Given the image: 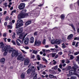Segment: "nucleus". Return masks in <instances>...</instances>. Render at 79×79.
<instances>
[{
  "mask_svg": "<svg viewBox=\"0 0 79 79\" xmlns=\"http://www.w3.org/2000/svg\"><path fill=\"white\" fill-rule=\"evenodd\" d=\"M13 50V48H11L10 46V45H6L5 47L3 48H2V51H4L5 52L4 53V55L6 56L7 54V53L8 52L9 53H11L12 52V51Z\"/></svg>",
  "mask_w": 79,
  "mask_h": 79,
  "instance_id": "obj_1",
  "label": "nucleus"
},
{
  "mask_svg": "<svg viewBox=\"0 0 79 79\" xmlns=\"http://www.w3.org/2000/svg\"><path fill=\"white\" fill-rule=\"evenodd\" d=\"M31 68H29L27 70V73L29 74L31 73V72H32L31 75L32 76H34L35 75V69H34V66H31Z\"/></svg>",
  "mask_w": 79,
  "mask_h": 79,
  "instance_id": "obj_2",
  "label": "nucleus"
},
{
  "mask_svg": "<svg viewBox=\"0 0 79 79\" xmlns=\"http://www.w3.org/2000/svg\"><path fill=\"white\" fill-rule=\"evenodd\" d=\"M17 23L15 24V29H18L23 25V21L22 20L19 19L17 21Z\"/></svg>",
  "mask_w": 79,
  "mask_h": 79,
  "instance_id": "obj_3",
  "label": "nucleus"
},
{
  "mask_svg": "<svg viewBox=\"0 0 79 79\" xmlns=\"http://www.w3.org/2000/svg\"><path fill=\"white\" fill-rule=\"evenodd\" d=\"M12 52L11 54V56L12 57H14V56H18L19 55L18 53V51H16L15 49L13 50L12 51Z\"/></svg>",
  "mask_w": 79,
  "mask_h": 79,
  "instance_id": "obj_4",
  "label": "nucleus"
},
{
  "mask_svg": "<svg viewBox=\"0 0 79 79\" xmlns=\"http://www.w3.org/2000/svg\"><path fill=\"white\" fill-rule=\"evenodd\" d=\"M27 35V33H23L22 34L20 35L19 36V38L20 39H23V41H24V39L25 38L26 36Z\"/></svg>",
  "mask_w": 79,
  "mask_h": 79,
  "instance_id": "obj_5",
  "label": "nucleus"
},
{
  "mask_svg": "<svg viewBox=\"0 0 79 79\" xmlns=\"http://www.w3.org/2000/svg\"><path fill=\"white\" fill-rule=\"evenodd\" d=\"M76 69L73 67L72 69V70L69 71V74H70V75H73V74L76 75V74L77 73H75V72H76Z\"/></svg>",
  "mask_w": 79,
  "mask_h": 79,
  "instance_id": "obj_6",
  "label": "nucleus"
},
{
  "mask_svg": "<svg viewBox=\"0 0 79 79\" xmlns=\"http://www.w3.org/2000/svg\"><path fill=\"white\" fill-rule=\"evenodd\" d=\"M16 32L17 33V35H19L20 34L23 32V28L21 27L16 30Z\"/></svg>",
  "mask_w": 79,
  "mask_h": 79,
  "instance_id": "obj_7",
  "label": "nucleus"
},
{
  "mask_svg": "<svg viewBox=\"0 0 79 79\" xmlns=\"http://www.w3.org/2000/svg\"><path fill=\"white\" fill-rule=\"evenodd\" d=\"M25 3H21L18 6V8L20 10H23L24 8H25Z\"/></svg>",
  "mask_w": 79,
  "mask_h": 79,
  "instance_id": "obj_8",
  "label": "nucleus"
},
{
  "mask_svg": "<svg viewBox=\"0 0 79 79\" xmlns=\"http://www.w3.org/2000/svg\"><path fill=\"white\" fill-rule=\"evenodd\" d=\"M24 57H23V56L21 55H20L18 56L17 57V59L18 60H20V61H23L24 60Z\"/></svg>",
  "mask_w": 79,
  "mask_h": 79,
  "instance_id": "obj_9",
  "label": "nucleus"
},
{
  "mask_svg": "<svg viewBox=\"0 0 79 79\" xmlns=\"http://www.w3.org/2000/svg\"><path fill=\"white\" fill-rule=\"evenodd\" d=\"M30 62V60L28 58L24 60V64L25 65L27 66L29 64Z\"/></svg>",
  "mask_w": 79,
  "mask_h": 79,
  "instance_id": "obj_10",
  "label": "nucleus"
},
{
  "mask_svg": "<svg viewBox=\"0 0 79 79\" xmlns=\"http://www.w3.org/2000/svg\"><path fill=\"white\" fill-rule=\"evenodd\" d=\"M25 17V15L24 14L21 13L19 14L18 16V19H22L24 18Z\"/></svg>",
  "mask_w": 79,
  "mask_h": 79,
  "instance_id": "obj_11",
  "label": "nucleus"
},
{
  "mask_svg": "<svg viewBox=\"0 0 79 79\" xmlns=\"http://www.w3.org/2000/svg\"><path fill=\"white\" fill-rule=\"evenodd\" d=\"M62 42V40H55V44H56L57 45H59L61 42Z\"/></svg>",
  "mask_w": 79,
  "mask_h": 79,
  "instance_id": "obj_12",
  "label": "nucleus"
},
{
  "mask_svg": "<svg viewBox=\"0 0 79 79\" xmlns=\"http://www.w3.org/2000/svg\"><path fill=\"white\" fill-rule=\"evenodd\" d=\"M24 43L25 45H27L29 44V38H26L24 40Z\"/></svg>",
  "mask_w": 79,
  "mask_h": 79,
  "instance_id": "obj_13",
  "label": "nucleus"
},
{
  "mask_svg": "<svg viewBox=\"0 0 79 79\" xmlns=\"http://www.w3.org/2000/svg\"><path fill=\"white\" fill-rule=\"evenodd\" d=\"M35 44L37 46H39V45L41 44V42L39 40H38L36 42L35 41Z\"/></svg>",
  "mask_w": 79,
  "mask_h": 79,
  "instance_id": "obj_14",
  "label": "nucleus"
},
{
  "mask_svg": "<svg viewBox=\"0 0 79 79\" xmlns=\"http://www.w3.org/2000/svg\"><path fill=\"white\" fill-rule=\"evenodd\" d=\"M73 37V35L72 34H71L69 36H68L67 37V39L68 40H70V39H71Z\"/></svg>",
  "mask_w": 79,
  "mask_h": 79,
  "instance_id": "obj_15",
  "label": "nucleus"
},
{
  "mask_svg": "<svg viewBox=\"0 0 79 79\" xmlns=\"http://www.w3.org/2000/svg\"><path fill=\"white\" fill-rule=\"evenodd\" d=\"M5 58H2L0 59V62L2 63V64H4L5 63Z\"/></svg>",
  "mask_w": 79,
  "mask_h": 79,
  "instance_id": "obj_16",
  "label": "nucleus"
},
{
  "mask_svg": "<svg viewBox=\"0 0 79 79\" xmlns=\"http://www.w3.org/2000/svg\"><path fill=\"white\" fill-rule=\"evenodd\" d=\"M34 38L33 36H31L30 38V43H33L34 42Z\"/></svg>",
  "mask_w": 79,
  "mask_h": 79,
  "instance_id": "obj_17",
  "label": "nucleus"
},
{
  "mask_svg": "<svg viewBox=\"0 0 79 79\" xmlns=\"http://www.w3.org/2000/svg\"><path fill=\"white\" fill-rule=\"evenodd\" d=\"M56 55V53H52L50 54V56H52V58L55 57V55Z\"/></svg>",
  "mask_w": 79,
  "mask_h": 79,
  "instance_id": "obj_18",
  "label": "nucleus"
},
{
  "mask_svg": "<svg viewBox=\"0 0 79 79\" xmlns=\"http://www.w3.org/2000/svg\"><path fill=\"white\" fill-rule=\"evenodd\" d=\"M39 68L41 69L43 68V65H42V64H40L39 67H37V69H38V70L39 71L40 70Z\"/></svg>",
  "mask_w": 79,
  "mask_h": 79,
  "instance_id": "obj_19",
  "label": "nucleus"
},
{
  "mask_svg": "<svg viewBox=\"0 0 79 79\" xmlns=\"http://www.w3.org/2000/svg\"><path fill=\"white\" fill-rule=\"evenodd\" d=\"M49 77L51 78H54L55 79V78H56V77L54 76L52 74H50L49 75Z\"/></svg>",
  "mask_w": 79,
  "mask_h": 79,
  "instance_id": "obj_20",
  "label": "nucleus"
},
{
  "mask_svg": "<svg viewBox=\"0 0 79 79\" xmlns=\"http://www.w3.org/2000/svg\"><path fill=\"white\" fill-rule=\"evenodd\" d=\"M5 47L6 46H4V44H3V43L2 42H1L0 43V48H3V47Z\"/></svg>",
  "mask_w": 79,
  "mask_h": 79,
  "instance_id": "obj_21",
  "label": "nucleus"
},
{
  "mask_svg": "<svg viewBox=\"0 0 79 79\" xmlns=\"http://www.w3.org/2000/svg\"><path fill=\"white\" fill-rule=\"evenodd\" d=\"M31 23H32V21H28L25 23V25L26 26L29 25V24H30Z\"/></svg>",
  "mask_w": 79,
  "mask_h": 79,
  "instance_id": "obj_22",
  "label": "nucleus"
},
{
  "mask_svg": "<svg viewBox=\"0 0 79 79\" xmlns=\"http://www.w3.org/2000/svg\"><path fill=\"white\" fill-rule=\"evenodd\" d=\"M57 68H58V65H56L52 67V69L54 70H56V69H57Z\"/></svg>",
  "mask_w": 79,
  "mask_h": 79,
  "instance_id": "obj_23",
  "label": "nucleus"
},
{
  "mask_svg": "<svg viewBox=\"0 0 79 79\" xmlns=\"http://www.w3.org/2000/svg\"><path fill=\"white\" fill-rule=\"evenodd\" d=\"M70 26H71V27L73 28V29L74 31H76V29H75V27H74V25L72 24H71Z\"/></svg>",
  "mask_w": 79,
  "mask_h": 79,
  "instance_id": "obj_24",
  "label": "nucleus"
},
{
  "mask_svg": "<svg viewBox=\"0 0 79 79\" xmlns=\"http://www.w3.org/2000/svg\"><path fill=\"white\" fill-rule=\"evenodd\" d=\"M61 19L62 20H64V15H61Z\"/></svg>",
  "mask_w": 79,
  "mask_h": 79,
  "instance_id": "obj_25",
  "label": "nucleus"
},
{
  "mask_svg": "<svg viewBox=\"0 0 79 79\" xmlns=\"http://www.w3.org/2000/svg\"><path fill=\"white\" fill-rule=\"evenodd\" d=\"M25 77V75H24V74L23 73L21 75V78L22 79H24Z\"/></svg>",
  "mask_w": 79,
  "mask_h": 79,
  "instance_id": "obj_26",
  "label": "nucleus"
},
{
  "mask_svg": "<svg viewBox=\"0 0 79 79\" xmlns=\"http://www.w3.org/2000/svg\"><path fill=\"white\" fill-rule=\"evenodd\" d=\"M31 59H34V58H35V56L34 55L31 54Z\"/></svg>",
  "mask_w": 79,
  "mask_h": 79,
  "instance_id": "obj_27",
  "label": "nucleus"
},
{
  "mask_svg": "<svg viewBox=\"0 0 79 79\" xmlns=\"http://www.w3.org/2000/svg\"><path fill=\"white\" fill-rule=\"evenodd\" d=\"M51 44H55V41L54 40H51Z\"/></svg>",
  "mask_w": 79,
  "mask_h": 79,
  "instance_id": "obj_28",
  "label": "nucleus"
},
{
  "mask_svg": "<svg viewBox=\"0 0 79 79\" xmlns=\"http://www.w3.org/2000/svg\"><path fill=\"white\" fill-rule=\"evenodd\" d=\"M16 43L18 46H21V44L19 43L18 40H16Z\"/></svg>",
  "mask_w": 79,
  "mask_h": 79,
  "instance_id": "obj_29",
  "label": "nucleus"
},
{
  "mask_svg": "<svg viewBox=\"0 0 79 79\" xmlns=\"http://www.w3.org/2000/svg\"><path fill=\"white\" fill-rule=\"evenodd\" d=\"M53 62H53V64H54V65H55V64H56L57 63L56 61H55V60H53Z\"/></svg>",
  "mask_w": 79,
  "mask_h": 79,
  "instance_id": "obj_30",
  "label": "nucleus"
},
{
  "mask_svg": "<svg viewBox=\"0 0 79 79\" xmlns=\"http://www.w3.org/2000/svg\"><path fill=\"white\" fill-rule=\"evenodd\" d=\"M62 48H66V46L65 44H62Z\"/></svg>",
  "mask_w": 79,
  "mask_h": 79,
  "instance_id": "obj_31",
  "label": "nucleus"
},
{
  "mask_svg": "<svg viewBox=\"0 0 79 79\" xmlns=\"http://www.w3.org/2000/svg\"><path fill=\"white\" fill-rule=\"evenodd\" d=\"M42 59L43 60V61H45L46 63H48V61H47V60H46V59H45L44 57H43Z\"/></svg>",
  "mask_w": 79,
  "mask_h": 79,
  "instance_id": "obj_32",
  "label": "nucleus"
},
{
  "mask_svg": "<svg viewBox=\"0 0 79 79\" xmlns=\"http://www.w3.org/2000/svg\"><path fill=\"white\" fill-rule=\"evenodd\" d=\"M33 53H34V54H36V53H37V51L33 50Z\"/></svg>",
  "mask_w": 79,
  "mask_h": 79,
  "instance_id": "obj_33",
  "label": "nucleus"
},
{
  "mask_svg": "<svg viewBox=\"0 0 79 79\" xmlns=\"http://www.w3.org/2000/svg\"><path fill=\"white\" fill-rule=\"evenodd\" d=\"M7 27L10 29H11L13 27L12 25H7Z\"/></svg>",
  "mask_w": 79,
  "mask_h": 79,
  "instance_id": "obj_34",
  "label": "nucleus"
},
{
  "mask_svg": "<svg viewBox=\"0 0 79 79\" xmlns=\"http://www.w3.org/2000/svg\"><path fill=\"white\" fill-rule=\"evenodd\" d=\"M50 71H51V73L52 74H55V71L54 70H52L51 69L49 70Z\"/></svg>",
  "mask_w": 79,
  "mask_h": 79,
  "instance_id": "obj_35",
  "label": "nucleus"
},
{
  "mask_svg": "<svg viewBox=\"0 0 79 79\" xmlns=\"http://www.w3.org/2000/svg\"><path fill=\"white\" fill-rule=\"evenodd\" d=\"M16 35V34L15 33H13V35H12L13 39H15V36Z\"/></svg>",
  "mask_w": 79,
  "mask_h": 79,
  "instance_id": "obj_36",
  "label": "nucleus"
},
{
  "mask_svg": "<svg viewBox=\"0 0 79 79\" xmlns=\"http://www.w3.org/2000/svg\"><path fill=\"white\" fill-rule=\"evenodd\" d=\"M78 54H79V51H78L75 53H74V55H78Z\"/></svg>",
  "mask_w": 79,
  "mask_h": 79,
  "instance_id": "obj_37",
  "label": "nucleus"
},
{
  "mask_svg": "<svg viewBox=\"0 0 79 79\" xmlns=\"http://www.w3.org/2000/svg\"><path fill=\"white\" fill-rule=\"evenodd\" d=\"M8 19H9V17L7 16L5 17V21H8Z\"/></svg>",
  "mask_w": 79,
  "mask_h": 79,
  "instance_id": "obj_38",
  "label": "nucleus"
},
{
  "mask_svg": "<svg viewBox=\"0 0 79 79\" xmlns=\"http://www.w3.org/2000/svg\"><path fill=\"white\" fill-rule=\"evenodd\" d=\"M37 58L38 60H40V56H39V55H37Z\"/></svg>",
  "mask_w": 79,
  "mask_h": 79,
  "instance_id": "obj_39",
  "label": "nucleus"
},
{
  "mask_svg": "<svg viewBox=\"0 0 79 79\" xmlns=\"http://www.w3.org/2000/svg\"><path fill=\"white\" fill-rule=\"evenodd\" d=\"M74 40H79V37H75L74 38Z\"/></svg>",
  "mask_w": 79,
  "mask_h": 79,
  "instance_id": "obj_40",
  "label": "nucleus"
},
{
  "mask_svg": "<svg viewBox=\"0 0 79 79\" xmlns=\"http://www.w3.org/2000/svg\"><path fill=\"white\" fill-rule=\"evenodd\" d=\"M21 50L23 53H24V54H26V53H27V52H25V51H24L23 50Z\"/></svg>",
  "mask_w": 79,
  "mask_h": 79,
  "instance_id": "obj_41",
  "label": "nucleus"
},
{
  "mask_svg": "<svg viewBox=\"0 0 79 79\" xmlns=\"http://www.w3.org/2000/svg\"><path fill=\"white\" fill-rule=\"evenodd\" d=\"M58 54L59 55H61L63 54V52H58Z\"/></svg>",
  "mask_w": 79,
  "mask_h": 79,
  "instance_id": "obj_42",
  "label": "nucleus"
},
{
  "mask_svg": "<svg viewBox=\"0 0 79 79\" xmlns=\"http://www.w3.org/2000/svg\"><path fill=\"white\" fill-rule=\"evenodd\" d=\"M3 36L4 37H6V34L5 33L3 34Z\"/></svg>",
  "mask_w": 79,
  "mask_h": 79,
  "instance_id": "obj_43",
  "label": "nucleus"
},
{
  "mask_svg": "<svg viewBox=\"0 0 79 79\" xmlns=\"http://www.w3.org/2000/svg\"><path fill=\"white\" fill-rule=\"evenodd\" d=\"M79 44V42H77L76 45H75V47H78V44Z\"/></svg>",
  "mask_w": 79,
  "mask_h": 79,
  "instance_id": "obj_44",
  "label": "nucleus"
},
{
  "mask_svg": "<svg viewBox=\"0 0 79 79\" xmlns=\"http://www.w3.org/2000/svg\"><path fill=\"white\" fill-rule=\"evenodd\" d=\"M12 43H13V45H16V43L15 42V41L14 40H12Z\"/></svg>",
  "mask_w": 79,
  "mask_h": 79,
  "instance_id": "obj_45",
  "label": "nucleus"
},
{
  "mask_svg": "<svg viewBox=\"0 0 79 79\" xmlns=\"http://www.w3.org/2000/svg\"><path fill=\"white\" fill-rule=\"evenodd\" d=\"M70 56V59L71 60H73V59L74 58V56H73V55H71Z\"/></svg>",
  "mask_w": 79,
  "mask_h": 79,
  "instance_id": "obj_46",
  "label": "nucleus"
},
{
  "mask_svg": "<svg viewBox=\"0 0 79 79\" xmlns=\"http://www.w3.org/2000/svg\"><path fill=\"white\" fill-rule=\"evenodd\" d=\"M69 61L68 60H66L65 61V63H67V64L69 63Z\"/></svg>",
  "mask_w": 79,
  "mask_h": 79,
  "instance_id": "obj_47",
  "label": "nucleus"
},
{
  "mask_svg": "<svg viewBox=\"0 0 79 79\" xmlns=\"http://www.w3.org/2000/svg\"><path fill=\"white\" fill-rule=\"evenodd\" d=\"M37 74H36L35 75L34 78H33V79H37Z\"/></svg>",
  "mask_w": 79,
  "mask_h": 79,
  "instance_id": "obj_48",
  "label": "nucleus"
},
{
  "mask_svg": "<svg viewBox=\"0 0 79 79\" xmlns=\"http://www.w3.org/2000/svg\"><path fill=\"white\" fill-rule=\"evenodd\" d=\"M17 40V41L18 42H20L21 44V43H22V41H21V40H19V39H17V40Z\"/></svg>",
  "mask_w": 79,
  "mask_h": 79,
  "instance_id": "obj_49",
  "label": "nucleus"
},
{
  "mask_svg": "<svg viewBox=\"0 0 79 79\" xmlns=\"http://www.w3.org/2000/svg\"><path fill=\"white\" fill-rule=\"evenodd\" d=\"M46 41V40L45 39H44L43 40V43L44 44H45V42Z\"/></svg>",
  "mask_w": 79,
  "mask_h": 79,
  "instance_id": "obj_50",
  "label": "nucleus"
},
{
  "mask_svg": "<svg viewBox=\"0 0 79 79\" xmlns=\"http://www.w3.org/2000/svg\"><path fill=\"white\" fill-rule=\"evenodd\" d=\"M34 35H37V32H35V33L34 34Z\"/></svg>",
  "mask_w": 79,
  "mask_h": 79,
  "instance_id": "obj_51",
  "label": "nucleus"
},
{
  "mask_svg": "<svg viewBox=\"0 0 79 79\" xmlns=\"http://www.w3.org/2000/svg\"><path fill=\"white\" fill-rule=\"evenodd\" d=\"M4 6H5V7H6V6H7V3L6 2L4 3Z\"/></svg>",
  "mask_w": 79,
  "mask_h": 79,
  "instance_id": "obj_52",
  "label": "nucleus"
},
{
  "mask_svg": "<svg viewBox=\"0 0 79 79\" xmlns=\"http://www.w3.org/2000/svg\"><path fill=\"white\" fill-rule=\"evenodd\" d=\"M58 57V55H56L55 57V59H56Z\"/></svg>",
  "mask_w": 79,
  "mask_h": 79,
  "instance_id": "obj_53",
  "label": "nucleus"
},
{
  "mask_svg": "<svg viewBox=\"0 0 79 79\" xmlns=\"http://www.w3.org/2000/svg\"><path fill=\"white\" fill-rule=\"evenodd\" d=\"M59 67L60 68V69H62V65L61 64H60Z\"/></svg>",
  "mask_w": 79,
  "mask_h": 79,
  "instance_id": "obj_54",
  "label": "nucleus"
},
{
  "mask_svg": "<svg viewBox=\"0 0 79 79\" xmlns=\"http://www.w3.org/2000/svg\"><path fill=\"white\" fill-rule=\"evenodd\" d=\"M75 44H76V42H73V44H72V45H75Z\"/></svg>",
  "mask_w": 79,
  "mask_h": 79,
  "instance_id": "obj_55",
  "label": "nucleus"
},
{
  "mask_svg": "<svg viewBox=\"0 0 79 79\" xmlns=\"http://www.w3.org/2000/svg\"><path fill=\"white\" fill-rule=\"evenodd\" d=\"M68 70H70L71 69V66H69L68 67Z\"/></svg>",
  "mask_w": 79,
  "mask_h": 79,
  "instance_id": "obj_56",
  "label": "nucleus"
},
{
  "mask_svg": "<svg viewBox=\"0 0 79 79\" xmlns=\"http://www.w3.org/2000/svg\"><path fill=\"white\" fill-rule=\"evenodd\" d=\"M57 70H58V71H59V72H61V70L60 69V68H58L57 69Z\"/></svg>",
  "mask_w": 79,
  "mask_h": 79,
  "instance_id": "obj_57",
  "label": "nucleus"
},
{
  "mask_svg": "<svg viewBox=\"0 0 79 79\" xmlns=\"http://www.w3.org/2000/svg\"><path fill=\"white\" fill-rule=\"evenodd\" d=\"M65 62V60H62V63H64Z\"/></svg>",
  "mask_w": 79,
  "mask_h": 79,
  "instance_id": "obj_58",
  "label": "nucleus"
},
{
  "mask_svg": "<svg viewBox=\"0 0 79 79\" xmlns=\"http://www.w3.org/2000/svg\"><path fill=\"white\" fill-rule=\"evenodd\" d=\"M4 25L5 26H7V23L6 22H5Z\"/></svg>",
  "mask_w": 79,
  "mask_h": 79,
  "instance_id": "obj_59",
  "label": "nucleus"
},
{
  "mask_svg": "<svg viewBox=\"0 0 79 79\" xmlns=\"http://www.w3.org/2000/svg\"><path fill=\"white\" fill-rule=\"evenodd\" d=\"M7 40L9 42H10V41H11V39H7Z\"/></svg>",
  "mask_w": 79,
  "mask_h": 79,
  "instance_id": "obj_60",
  "label": "nucleus"
},
{
  "mask_svg": "<svg viewBox=\"0 0 79 79\" xmlns=\"http://www.w3.org/2000/svg\"><path fill=\"white\" fill-rule=\"evenodd\" d=\"M50 50H51L52 51H53L54 50H55V48H51V49H50Z\"/></svg>",
  "mask_w": 79,
  "mask_h": 79,
  "instance_id": "obj_61",
  "label": "nucleus"
},
{
  "mask_svg": "<svg viewBox=\"0 0 79 79\" xmlns=\"http://www.w3.org/2000/svg\"><path fill=\"white\" fill-rule=\"evenodd\" d=\"M24 48L25 49H29V48L27 46H26L24 47Z\"/></svg>",
  "mask_w": 79,
  "mask_h": 79,
  "instance_id": "obj_62",
  "label": "nucleus"
},
{
  "mask_svg": "<svg viewBox=\"0 0 79 79\" xmlns=\"http://www.w3.org/2000/svg\"><path fill=\"white\" fill-rule=\"evenodd\" d=\"M16 12V10H14L13 11H12L11 12L12 14L13 13H15Z\"/></svg>",
  "mask_w": 79,
  "mask_h": 79,
  "instance_id": "obj_63",
  "label": "nucleus"
},
{
  "mask_svg": "<svg viewBox=\"0 0 79 79\" xmlns=\"http://www.w3.org/2000/svg\"><path fill=\"white\" fill-rule=\"evenodd\" d=\"M46 52L47 53H48V52H50V51L49 50H47Z\"/></svg>",
  "mask_w": 79,
  "mask_h": 79,
  "instance_id": "obj_64",
  "label": "nucleus"
}]
</instances>
